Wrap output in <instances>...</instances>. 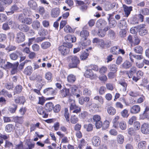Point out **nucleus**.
<instances>
[{
    "instance_id": "obj_10",
    "label": "nucleus",
    "mask_w": 149,
    "mask_h": 149,
    "mask_svg": "<svg viewBox=\"0 0 149 149\" xmlns=\"http://www.w3.org/2000/svg\"><path fill=\"white\" fill-rule=\"evenodd\" d=\"M93 145L95 146H98L100 144L101 141L100 138L97 136H94L92 139Z\"/></svg>"
},
{
    "instance_id": "obj_22",
    "label": "nucleus",
    "mask_w": 149,
    "mask_h": 149,
    "mask_svg": "<svg viewBox=\"0 0 149 149\" xmlns=\"http://www.w3.org/2000/svg\"><path fill=\"white\" fill-rule=\"evenodd\" d=\"M33 72V68L30 65L26 67L23 72L24 73L27 75H30Z\"/></svg>"
},
{
    "instance_id": "obj_53",
    "label": "nucleus",
    "mask_w": 149,
    "mask_h": 149,
    "mask_svg": "<svg viewBox=\"0 0 149 149\" xmlns=\"http://www.w3.org/2000/svg\"><path fill=\"white\" fill-rule=\"evenodd\" d=\"M108 20L109 21V26L111 27H114L116 25V21L114 19L111 20L109 18H108Z\"/></svg>"
},
{
    "instance_id": "obj_43",
    "label": "nucleus",
    "mask_w": 149,
    "mask_h": 149,
    "mask_svg": "<svg viewBox=\"0 0 149 149\" xmlns=\"http://www.w3.org/2000/svg\"><path fill=\"white\" fill-rule=\"evenodd\" d=\"M124 138L122 134H119L117 136V141L120 144L123 143L124 141Z\"/></svg>"
},
{
    "instance_id": "obj_60",
    "label": "nucleus",
    "mask_w": 149,
    "mask_h": 149,
    "mask_svg": "<svg viewBox=\"0 0 149 149\" xmlns=\"http://www.w3.org/2000/svg\"><path fill=\"white\" fill-rule=\"evenodd\" d=\"M119 116H116L113 120L112 123L113 124V126L115 128L117 127L118 126V120L119 119Z\"/></svg>"
},
{
    "instance_id": "obj_58",
    "label": "nucleus",
    "mask_w": 149,
    "mask_h": 149,
    "mask_svg": "<svg viewBox=\"0 0 149 149\" xmlns=\"http://www.w3.org/2000/svg\"><path fill=\"white\" fill-rule=\"evenodd\" d=\"M87 106H89L90 108H92V109H95L96 108H99V106L98 104L95 103H92L91 104H88V103L86 105Z\"/></svg>"
},
{
    "instance_id": "obj_62",
    "label": "nucleus",
    "mask_w": 149,
    "mask_h": 149,
    "mask_svg": "<svg viewBox=\"0 0 149 149\" xmlns=\"http://www.w3.org/2000/svg\"><path fill=\"white\" fill-rule=\"evenodd\" d=\"M32 19L30 18L27 17L25 18L23 23L30 25L32 23Z\"/></svg>"
},
{
    "instance_id": "obj_25",
    "label": "nucleus",
    "mask_w": 149,
    "mask_h": 149,
    "mask_svg": "<svg viewBox=\"0 0 149 149\" xmlns=\"http://www.w3.org/2000/svg\"><path fill=\"white\" fill-rule=\"evenodd\" d=\"M84 75L87 78H92L94 76L93 72L91 69H87L85 72Z\"/></svg>"
},
{
    "instance_id": "obj_34",
    "label": "nucleus",
    "mask_w": 149,
    "mask_h": 149,
    "mask_svg": "<svg viewBox=\"0 0 149 149\" xmlns=\"http://www.w3.org/2000/svg\"><path fill=\"white\" fill-rule=\"evenodd\" d=\"M89 35V33L87 30H83L80 32V36L83 38H87Z\"/></svg>"
},
{
    "instance_id": "obj_18",
    "label": "nucleus",
    "mask_w": 149,
    "mask_h": 149,
    "mask_svg": "<svg viewBox=\"0 0 149 149\" xmlns=\"http://www.w3.org/2000/svg\"><path fill=\"white\" fill-rule=\"evenodd\" d=\"M70 104V111L73 110L77 108V107L75 103V100L71 98L69 100Z\"/></svg>"
},
{
    "instance_id": "obj_44",
    "label": "nucleus",
    "mask_w": 149,
    "mask_h": 149,
    "mask_svg": "<svg viewBox=\"0 0 149 149\" xmlns=\"http://www.w3.org/2000/svg\"><path fill=\"white\" fill-rule=\"evenodd\" d=\"M109 70L113 72H116L117 69V67L114 64H111L108 67Z\"/></svg>"
},
{
    "instance_id": "obj_64",
    "label": "nucleus",
    "mask_w": 149,
    "mask_h": 149,
    "mask_svg": "<svg viewBox=\"0 0 149 149\" xmlns=\"http://www.w3.org/2000/svg\"><path fill=\"white\" fill-rule=\"evenodd\" d=\"M92 119L94 122H97L98 121H101V117L98 115H95L93 116Z\"/></svg>"
},
{
    "instance_id": "obj_32",
    "label": "nucleus",
    "mask_w": 149,
    "mask_h": 149,
    "mask_svg": "<svg viewBox=\"0 0 149 149\" xmlns=\"http://www.w3.org/2000/svg\"><path fill=\"white\" fill-rule=\"evenodd\" d=\"M24 127L21 126L18 129H16V133L17 135L19 136L22 134L24 132Z\"/></svg>"
},
{
    "instance_id": "obj_7",
    "label": "nucleus",
    "mask_w": 149,
    "mask_h": 149,
    "mask_svg": "<svg viewBox=\"0 0 149 149\" xmlns=\"http://www.w3.org/2000/svg\"><path fill=\"white\" fill-rule=\"evenodd\" d=\"M141 132L145 134H147L149 133V124L147 123H145L143 124L141 127Z\"/></svg>"
},
{
    "instance_id": "obj_8",
    "label": "nucleus",
    "mask_w": 149,
    "mask_h": 149,
    "mask_svg": "<svg viewBox=\"0 0 149 149\" xmlns=\"http://www.w3.org/2000/svg\"><path fill=\"white\" fill-rule=\"evenodd\" d=\"M129 58L131 61L133 62L134 61L133 58L137 60H140L142 59L143 57L142 55H134L130 52L129 54Z\"/></svg>"
},
{
    "instance_id": "obj_57",
    "label": "nucleus",
    "mask_w": 149,
    "mask_h": 149,
    "mask_svg": "<svg viewBox=\"0 0 149 149\" xmlns=\"http://www.w3.org/2000/svg\"><path fill=\"white\" fill-rule=\"evenodd\" d=\"M83 94L86 96H90L91 94V91L88 88H85L83 91Z\"/></svg>"
},
{
    "instance_id": "obj_20",
    "label": "nucleus",
    "mask_w": 149,
    "mask_h": 149,
    "mask_svg": "<svg viewBox=\"0 0 149 149\" xmlns=\"http://www.w3.org/2000/svg\"><path fill=\"white\" fill-rule=\"evenodd\" d=\"M65 39L67 42H75L76 41V38L73 36L70 35H68L65 37Z\"/></svg>"
},
{
    "instance_id": "obj_3",
    "label": "nucleus",
    "mask_w": 149,
    "mask_h": 149,
    "mask_svg": "<svg viewBox=\"0 0 149 149\" xmlns=\"http://www.w3.org/2000/svg\"><path fill=\"white\" fill-rule=\"evenodd\" d=\"M139 33L141 36H143L146 35L148 33V31L147 28L145 27V24H140L139 25Z\"/></svg>"
},
{
    "instance_id": "obj_54",
    "label": "nucleus",
    "mask_w": 149,
    "mask_h": 149,
    "mask_svg": "<svg viewBox=\"0 0 149 149\" xmlns=\"http://www.w3.org/2000/svg\"><path fill=\"white\" fill-rule=\"evenodd\" d=\"M107 70V68L104 66H102L98 70L99 72L101 74H103L106 73Z\"/></svg>"
},
{
    "instance_id": "obj_45",
    "label": "nucleus",
    "mask_w": 149,
    "mask_h": 149,
    "mask_svg": "<svg viewBox=\"0 0 149 149\" xmlns=\"http://www.w3.org/2000/svg\"><path fill=\"white\" fill-rule=\"evenodd\" d=\"M121 116L124 118H127L129 115L128 111L126 109L123 110L120 112Z\"/></svg>"
},
{
    "instance_id": "obj_2",
    "label": "nucleus",
    "mask_w": 149,
    "mask_h": 149,
    "mask_svg": "<svg viewBox=\"0 0 149 149\" xmlns=\"http://www.w3.org/2000/svg\"><path fill=\"white\" fill-rule=\"evenodd\" d=\"M15 41L18 43H22L25 40V36L22 32L19 31L17 33L15 37Z\"/></svg>"
},
{
    "instance_id": "obj_47",
    "label": "nucleus",
    "mask_w": 149,
    "mask_h": 149,
    "mask_svg": "<svg viewBox=\"0 0 149 149\" xmlns=\"http://www.w3.org/2000/svg\"><path fill=\"white\" fill-rule=\"evenodd\" d=\"M119 126L121 129L122 130H125L127 127V125L125 122L122 121L119 123Z\"/></svg>"
},
{
    "instance_id": "obj_4",
    "label": "nucleus",
    "mask_w": 149,
    "mask_h": 149,
    "mask_svg": "<svg viewBox=\"0 0 149 149\" xmlns=\"http://www.w3.org/2000/svg\"><path fill=\"white\" fill-rule=\"evenodd\" d=\"M93 42L97 43L99 48L102 49H105V42L102 39L95 38L93 39Z\"/></svg>"
},
{
    "instance_id": "obj_52",
    "label": "nucleus",
    "mask_w": 149,
    "mask_h": 149,
    "mask_svg": "<svg viewBox=\"0 0 149 149\" xmlns=\"http://www.w3.org/2000/svg\"><path fill=\"white\" fill-rule=\"evenodd\" d=\"M119 47L118 46H114L111 49V52L114 54H118Z\"/></svg>"
},
{
    "instance_id": "obj_30",
    "label": "nucleus",
    "mask_w": 149,
    "mask_h": 149,
    "mask_svg": "<svg viewBox=\"0 0 149 149\" xmlns=\"http://www.w3.org/2000/svg\"><path fill=\"white\" fill-rule=\"evenodd\" d=\"M118 83L121 86L120 90H122L123 92L125 91L126 90L127 86V83L123 81H119Z\"/></svg>"
},
{
    "instance_id": "obj_12",
    "label": "nucleus",
    "mask_w": 149,
    "mask_h": 149,
    "mask_svg": "<svg viewBox=\"0 0 149 149\" xmlns=\"http://www.w3.org/2000/svg\"><path fill=\"white\" fill-rule=\"evenodd\" d=\"M58 50L62 55H65L69 52V49L63 45H61L58 47Z\"/></svg>"
},
{
    "instance_id": "obj_37",
    "label": "nucleus",
    "mask_w": 149,
    "mask_h": 149,
    "mask_svg": "<svg viewBox=\"0 0 149 149\" xmlns=\"http://www.w3.org/2000/svg\"><path fill=\"white\" fill-rule=\"evenodd\" d=\"M20 54V52H17L16 53H13L10 55V57L12 60H16L18 57V55Z\"/></svg>"
},
{
    "instance_id": "obj_5",
    "label": "nucleus",
    "mask_w": 149,
    "mask_h": 149,
    "mask_svg": "<svg viewBox=\"0 0 149 149\" xmlns=\"http://www.w3.org/2000/svg\"><path fill=\"white\" fill-rule=\"evenodd\" d=\"M28 6L33 10L36 11L38 9V5L36 2L33 0H30L28 3Z\"/></svg>"
},
{
    "instance_id": "obj_38",
    "label": "nucleus",
    "mask_w": 149,
    "mask_h": 149,
    "mask_svg": "<svg viewBox=\"0 0 149 149\" xmlns=\"http://www.w3.org/2000/svg\"><path fill=\"white\" fill-rule=\"evenodd\" d=\"M76 79L75 77L72 74L69 75L67 77V80L70 83H73Z\"/></svg>"
},
{
    "instance_id": "obj_41",
    "label": "nucleus",
    "mask_w": 149,
    "mask_h": 149,
    "mask_svg": "<svg viewBox=\"0 0 149 149\" xmlns=\"http://www.w3.org/2000/svg\"><path fill=\"white\" fill-rule=\"evenodd\" d=\"M146 142L145 141H141L138 144V148L139 149H145L146 148Z\"/></svg>"
},
{
    "instance_id": "obj_31",
    "label": "nucleus",
    "mask_w": 149,
    "mask_h": 149,
    "mask_svg": "<svg viewBox=\"0 0 149 149\" xmlns=\"http://www.w3.org/2000/svg\"><path fill=\"white\" fill-rule=\"evenodd\" d=\"M51 46L50 43L47 41L42 42L41 44V47L43 49H47Z\"/></svg>"
},
{
    "instance_id": "obj_49",
    "label": "nucleus",
    "mask_w": 149,
    "mask_h": 149,
    "mask_svg": "<svg viewBox=\"0 0 149 149\" xmlns=\"http://www.w3.org/2000/svg\"><path fill=\"white\" fill-rule=\"evenodd\" d=\"M22 87L21 86L19 85L16 86L15 88L14 95L15 94V93L17 94L20 93L22 91Z\"/></svg>"
},
{
    "instance_id": "obj_23",
    "label": "nucleus",
    "mask_w": 149,
    "mask_h": 149,
    "mask_svg": "<svg viewBox=\"0 0 149 149\" xmlns=\"http://www.w3.org/2000/svg\"><path fill=\"white\" fill-rule=\"evenodd\" d=\"M18 27L20 31L25 32L28 31L30 29L29 27L25 24H20Z\"/></svg>"
},
{
    "instance_id": "obj_40",
    "label": "nucleus",
    "mask_w": 149,
    "mask_h": 149,
    "mask_svg": "<svg viewBox=\"0 0 149 149\" xmlns=\"http://www.w3.org/2000/svg\"><path fill=\"white\" fill-rule=\"evenodd\" d=\"M14 128V125L12 124H9L5 127L6 131L7 132H10L12 131Z\"/></svg>"
},
{
    "instance_id": "obj_59",
    "label": "nucleus",
    "mask_w": 149,
    "mask_h": 149,
    "mask_svg": "<svg viewBox=\"0 0 149 149\" xmlns=\"http://www.w3.org/2000/svg\"><path fill=\"white\" fill-rule=\"evenodd\" d=\"M137 118L135 116H132L128 120V123L130 125L133 124L134 122L136 120Z\"/></svg>"
},
{
    "instance_id": "obj_13",
    "label": "nucleus",
    "mask_w": 149,
    "mask_h": 149,
    "mask_svg": "<svg viewBox=\"0 0 149 149\" xmlns=\"http://www.w3.org/2000/svg\"><path fill=\"white\" fill-rule=\"evenodd\" d=\"M107 23L103 19H100L97 20L96 23V27L98 28H102L107 25Z\"/></svg>"
},
{
    "instance_id": "obj_33",
    "label": "nucleus",
    "mask_w": 149,
    "mask_h": 149,
    "mask_svg": "<svg viewBox=\"0 0 149 149\" xmlns=\"http://www.w3.org/2000/svg\"><path fill=\"white\" fill-rule=\"evenodd\" d=\"M69 93V89L65 88L61 91V94L63 97L68 95Z\"/></svg>"
},
{
    "instance_id": "obj_50",
    "label": "nucleus",
    "mask_w": 149,
    "mask_h": 149,
    "mask_svg": "<svg viewBox=\"0 0 149 149\" xmlns=\"http://www.w3.org/2000/svg\"><path fill=\"white\" fill-rule=\"evenodd\" d=\"M18 64V63H16L15 64V65H14V66L12 68L11 71L12 74H14L17 72V67Z\"/></svg>"
},
{
    "instance_id": "obj_55",
    "label": "nucleus",
    "mask_w": 149,
    "mask_h": 149,
    "mask_svg": "<svg viewBox=\"0 0 149 149\" xmlns=\"http://www.w3.org/2000/svg\"><path fill=\"white\" fill-rule=\"evenodd\" d=\"M52 74L50 72H47L45 75V78L48 81H51L52 80Z\"/></svg>"
},
{
    "instance_id": "obj_19",
    "label": "nucleus",
    "mask_w": 149,
    "mask_h": 149,
    "mask_svg": "<svg viewBox=\"0 0 149 149\" xmlns=\"http://www.w3.org/2000/svg\"><path fill=\"white\" fill-rule=\"evenodd\" d=\"M123 7L125 13V15L127 17L130 13L131 11L132 10V6L128 7L125 5H123Z\"/></svg>"
},
{
    "instance_id": "obj_14",
    "label": "nucleus",
    "mask_w": 149,
    "mask_h": 149,
    "mask_svg": "<svg viewBox=\"0 0 149 149\" xmlns=\"http://www.w3.org/2000/svg\"><path fill=\"white\" fill-rule=\"evenodd\" d=\"M132 65V63L127 60H125L121 65V68L125 69L130 68Z\"/></svg>"
},
{
    "instance_id": "obj_27",
    "label": "nucleus",
    "mask_w": 149,
    "mask_h": 149,
    "mask_svg": "<svg viewBox=\"0 0 149 149\" xmlns=\"http://www.w3.org/2000/svg\"><path fill=\"white\" fill-rule=\"evenodd\" d=\"M53 106L54 105L52 103L50 102L46 104L45 106V108L46 110L50 111L52 110Z\"/></svg>"
},
{
    "instance_id": "obj_24",
    "label": "nucleus",
    "mask_w": 149,
    "mask_h": 149,
    "mask_svg": "<svg viewBox=\"0 0 149 149\" xmlns=\"http://www.w3.org/2000/svg\"><path fill=\"white\" fill-rule=\"evenodd\" d=\"M31 26L34 29L38 30V29L40 27V22L38 20L34 21L32 22Z\"/></svg>"
},
{
    "instance_id": "obj_21",
    "label": "nucleus",
    "mask_w": 149,
    "mask_h": 149,
    "mask_svg": "<svg viewBox=\"0 0 149 149\" xmlns=\"http://www.w3.org/2000/svg\"><path fill=\"white\" fill-rule=\"evenodd\" d=\"M38 113L42 116L44 118H47L48 116V115L45 112V109L42 107H39L37 109Z\"/></svg>"
},
{
    "instance_id": "obj_61",
    "label": "nucleus",
    "mask_w": 149,
    "mask_h": 149,
    "mask_svg": "<svg viewBox=\"0 0 149 149\" xmlns=\"http://www.w3.org/2000/svg\"><path fill=\"white\" fill-rule=\"evenodd\" d=\"M61 109V106L58 104L56 105L54 107L53 106V109L55 113H58Z\"/></svg>"
},
{
    "instance_id": "obj_63",
    "label": "nucleus",
    "mask_w": 149,
    "mask_h": 149,
    "mask_svg": "<svg viewBox=\"0 0 149 149\" xmlns=\"http://www.w3.org/2000/svg\"><path fill=\"white\" fill-rule=\"evenodd\" d=\"M126 31L124 29H121L119 32V36L121 38H124L126 36Z\"/></svg>"
},
{
    "instance_id": "obj_48",
    "label": "nucleus",
    "mask_w": 149,
    "mask_h": 149,
    "mask_svg": "<svg viewBox=\"0 0 149 149\" xmlns=\"http://www.w3.org/2000/svg\"><path fill=\"white\" fill-rule=\"evenodd\" d=\"M139 25L136 26L132 27L130 29V32L131 33L134 34L136 33L139 30Z\"/></svg>"
},
{
    "instance_id": "obj_17",
    "label": "nucleus",
    "mask_w": 149,
    "mask_h": 149,
    "mask_svg": "<svg viewBox=\"0 0 149 149\" xmlns=\"http://www.w3.org/2000/svg\"><path fill=\"white\" fill-rule=\"evenodd\" d=\"M19 9V7L16 5L15 4L11 6L10 8V11H6V13L8 15H11Z\"/></svg>"
},
{
    "instance_id": "obj_46",
    "label": "nucleus",
    "mask_w": 149,
    "mask_h": 149,
    "mask_svg": "<svg viewBox=\"0 0 149 149\" xmlns=\"http://www.w3.org/2000/svg\"><path fill=\"white\" fill-rule=\"evenodd\" d=\"M140 42V40L139 37L136 35H135L134 38L133 43L132 45H138L139 44Z\"/></svg>"
},
{
    "instance_id": "obj_39",
    "label": "nucleus",
    "mask_w": 149,
    "mask_h": 149,
    "mask_svg": "<svg viewBox=\"0 0 149 149\" xmlns=\"http://www.w3.org/2000/svg\"><path fill=\"white\" fill-rule=\"evenodd\" d=\"M86 145V142L84 139H82L80 140V142L79 143L78 147L79 149H83L85 147Z\"/></svg>"
},
{
    "instance_id": "obj_9",
    "label": "nucleus",
    "mask_w": 149,
    "mask_h": 149,
    "mask_svg": "<svg viewBox=\"0 0 149 149\" xmlns=\"http://www.w3.org/2000/svg\"><path fill=\"white\" fill-rule=\"evenodd\" d=\"M140 111V107L138 105H134L132 106L130 109L131 113L136 114L139 113Z\"/></svg>"
},
{
    "instance_id": "obj_11",
    "label": "nucleus",
    "mask_w": 149,
    "mask_h": 149,
    "mask_svg": "<svg viewBox=\"0 0 149 149\" xmlns=\"http://www.w3.org/2000/svg\"><path fill=\"white\" fill-rule=\"evenodd\" d=\"M43 93L47 95H54L56 94V91L55 89L52 88H48L43 91Z\"/></svg>"
},
{
    "instance_id": "obj_35",
    "label": "nucleus",
    "mask_w": 149,
    "mask_h": 149,
    "mask_svg": "<svg viewBox=\"0 0 149 149\" xmlns=\"http://www.w3.org/2000/svg\"><path fill=\"white\" fill-rule=\"evenodd\" d=\"M143 48L141 46H137L134 48V51L136 53L142 54L143 52Z\"/></svg>"
},
{
    "instance_id": "obj_29",
    "label": "nucleus",
    "mask_w": 149,
    "mask_h": 149,
    "mask_svg": "<svg viewBox=\"0 0 149 149\" xmlns=\"http://www.w3.org/2000/svg\"><path fill=\"white\" fill-rule=\"evenodd\" d=\"M127 26L126 23L124 20H120L118 24V26L120 29H125Z\"/></svg>"
},
{
    "instance_id": "obj_26",
    "label": "nucleus",
    "mask_w": 149,
    "mask_h": 149,
    "mask_svg": "<svg viewBox=\"0 0 149 149\" xmlns=\"http://www.w3.org/2000/svg\"><path fill=\"white\" fill-rule=\"evenodd\" d=\"M13 118L14 122L19 124H22L24 121L23 117L22 116H14L13 117Z\"/></svg>"
},
{
    "instance_id": "obj_6",
    "label": "nucleus",
    "mask_w": 149,
    "mask_h": 149,
    "mask_svg": "<svg viewBox=\"0 0 149 149\" xmlns=\"http://www.w3.org/2000/svg\"><path fill=\"white\" fill-rule=\"evenodd\" d=\"M91 43V41L89 40H87V38H82L79 44L80 47L82 46V48L83 49L86 46L89 45Z\"/></svg>"
},
{
    "instance_id": "obj_28",
    "label": "nucleus",
    "mask_w": 149,
    "mask_h": 149,
    "mask_svg": "<svg viewBox=\"0 0 149 149\" xmlns=\"http://www.w3.org/2000/svg\"><path fill=\"white\" fill-rule=\"evenodd\" d=\"M89 55L88 49H86V51L82 52L80 56L81 60H85Z\"/></svg>"
},
{
    "instance_id": "obj_42",
    "label": "nucleus",
    "mask_w": 149,
    "mask_h": 149,
    "mask_svg": "<svg viewBox=\"0 0 149 149\" xmlns=\"http://www.w3.org/2000/svg\"><path fill=\"white\" fill-rule=\"evenodd\" d=\"M93 125L91 124H85L84 125V127L86 129L87 131L89 132L92 131L93 130Z\"/></svg>"
},
{
    "instance_id": "obj_36",
    "label": "nucleus",
    "mask_w": 149,
    "mask_h": 149,
    "mask_svg": "<svg viewBox=\"0 0 149 149\" xmlns=\"http://www.w3.org/2000/svg\"><path fill=\"white\" fill-rule=\"evenodd\" d=\"M107 111L108 113L111 115H114L116 113V109L112 107H110L108 108Z\"/></svg>"
},
{
    "instance_id": "obj_56",
    "label": "nucleus",
    "mask_w": 149,
    "mask_h": 149,
    "mask_svg": "<svg viewBox=\"0 0 149 149\" xmlns=\"http://www.w3.org/2000/svg\"><path fill=\"white\" fill-rule=\"evenodd\" d=\"M64 116L67 121L69 122V121L70 114L68 112V109L67 108H65L64 109Z\"/></svg>"
},
{
    "instance_id": "obj_51",
    "label": "nucleus",
    "mask_w": 149,
    "mask_h": 149,
    "mask_svg": "<svg viewBox=\"0 0 149 149\" xmlns=\"http://www.w3.org/2000/svg\"><path fill=\"white\" fill-rule=\"evenodd\" d=\"M108 36L112 39H114L116 37V34L114 31L112 30H109L108 31Z\"/></svg>"
},
{
    "instance_id": "obj_16",
    "label": "nucleus",
    "mask_w": 149,
    "mask_h": 149,
    "mask_svg": "<svg viewBox=\"0 0 149 149\" xmlns=\"http://www.w3.org/2000/svg\"><path fill=\"white\" fill-rule=\"evenodd\" d=\"M15 101L17 103L23 104L25 102L24 97L23 96L19 97L18 96L15 97Z\"/></svg>"
},
{
    "instance_id": "obj_15",
    "label": "nucleus",
    "mask_w": 149,
    "mask_h": 149,
    "mask_svg": "<svg viewBox=\"0 0 149 149\" xmlns=\"http://www.w3.org/2000/svg\"><path fill=\"white\" fill-rule=\"evenodd\" d=\"M60 13L59 9L57 8H53L51 11V15L54 18L57 17Z\"/></svg>"
},
{
    "instance_id": "obj_1",
    "label": "nucleus",
    "mask_w": 149,
    "mask_h": 149,
    "mask_svg": "<svg viewBox=\"0 0 149 149\" xmlns=\"http://www.w3.org/2000/svg\"><path fill=\"white\" fill-rule=\"evenodd\" d=\"M67 59L69 63L68 67L70 68H77L80 63L79 58L75 56H70L67 57Z\"/></svg>"
}]
</instances>
